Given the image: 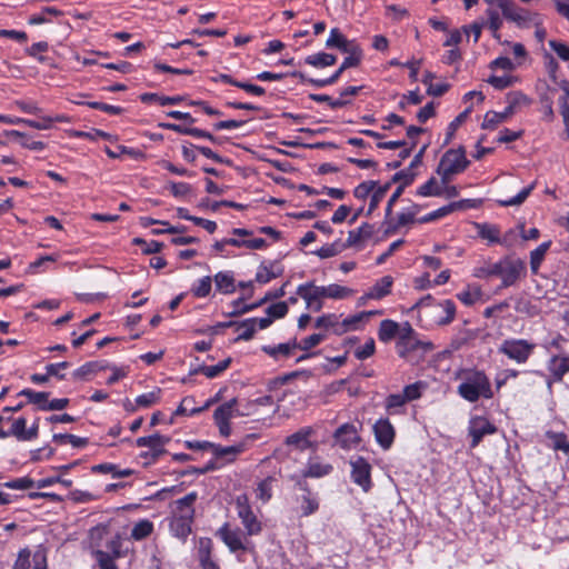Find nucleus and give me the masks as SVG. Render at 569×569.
Masks as SVG:
<instances>
[{
	"label": "nucleus",
	"mask_w": 569,
	"mask_h": 569,
	"mask_svg": "<svg viewBox=\"0 0 569 569\" xmlns=\"http://www.w3.org/2000/svg\"><path fill=\"white\" fill-rule=\"evenodd\" d=\"M499 277L503 287L515 284L526 273V263L516 257H506L499 260Z\"/></svg>",
	"instance_id": "0eeeda50"
},
{
	"label": "nucleus",
	"mask_w": 569,
	"mask_h": 569,
	"mask_svg": "<svg viewBox=\"0 0 569 569\" xmlns=\"http://www.w3.org/2000/svg\"><path fill=\"white\" fill-rule=\"evenodd\" d=\"M299 503L300 513L302 517H308L317 512L319 509V499L317 493L307 492L296 498Z\"/></svg>",
	"instance_id": "5701e85b"
},
{
	"label": "nucleus",
	"mask_w": 569,
	"mask_h": 569,
	"mask_svg": "<svg viewBox=\"0 0 569 569\" xmlns=\"http://www.w3.org/2000/svg\"><path fill=\"white\" fill-rule=\"evenodd\" d=\"M20 396L27 397L29 402L37 405L39 409L47 411L48 407V392H39L31 389H23L19 393Z\"/></svg>",
	"instance_id": "58836bf2"
},
{
	"label": "nucleus",
	"mask_w": 569,
	"mask_h": 569,
	"mask_svg": "<svg viewBox=\"0 0 569 569\" xmlns=\"http://www.w3.org/2000/svg\"><path fill=\"white\" fill-rule=\"evenodd\" d=\"M471 107L467 108L463 112L457 116L448 126L447 137L445 139V143H449L455 136L457 129L467 119L468 114L471 112Z\"/></svg>",
	"instance_id": "5fc2aeb1"
},
{
	"label": "nucleus",
	"mask_w": 569,
	"mask_h": 569,
	"mask_svg": "<svg viewBox=\"0 0 569 569\" xmlns=\"http://www.w3.org/2000/svg\"><path fill=\"white\" fill-rule=\"evenodd\" d=\"M389 187H390V184H388V183L385 186L376 184V188L373 189V191L370 194V203H369L368 213H371L373 210H376L378 208L379 203L385 198Z\"/></svg>",
	"instance_id": "4d7b16f0"
},
{
	"label": "nucleus",
	"mask_w": 569,
	"mask_h": 569,
	"mask_svg": "<svg viewBox=\"0 0 569 569\" xmlns=\"http://www.w3.org/2000/svg\"><path fill=\"white\" fill-rule=\"evenodd\" d=\"M6 488L13 490H27L37 486V483L29 477L17 478L3 485Z\"/></svg>",
	"instance_id": "0e129e2a"
},
{
	"label": "nucleus",
	"mask_w": 569,
	"mask_h": 569,
	"mask_svg": "<svg viewBox=\"0 0 569 569\" xmlns=\"http://www.w3.org/2000/svg\"><path fill=\"white\" fill-rule=\"evenodd\" d=\"M411 309L418 310L421 320L425 318L436 326H447L456 317V305L452 300L436 301L431 295L419 299Z\"/></svg>",
	"instance_id": "f03ea898"
},
{
	"label": "nucleus",
	"mask_w": 569,
	"mask_h": 569,
	"mask_svg": "<svg viewBox=\"0 0 569 569\" xmlns=\"http://www.w3.org/2000/svg\"><path fill=\"white\" fill-rule=\"evenodd\" d=\"M311 433H312L311 428H309V427L302 428L299 431L287 437L286 443L288 446H295L299 449H306L310 446L309 438H310Z\"/></svg>",
	"instance_id": "2f4dec72"
},
{
	"label": "nucleus",
	"mask_w": 569,
	"mask_h": 569,
	"mask_svg": "<svg viewBox=\"0 0 569 569\" xmlns=\"http://www.w3.org/2000/svg\"><path fill=\"white\" fill-rule=\"evenodd\" d=\"M373 230L375 228L370 223H362L359 228L350 230L347 241L345 242L347 248L356 247L370 239L373 234Z\"/></svg>",
	"instance_id": "aec40b11"
},
{
	"label": "nucleus",
	"mask_w": 569,
	"mask_h": 569,
	"mask_svg": "<svg viewBox=\"0 0 569 569\" xmlns=\"http://www.w3.org/2000/svg\"><path fill=\"white\" fill-rule=\"evenodd\" d=\"M408 401L403 397L402 393H392L387 397L385 402V408L388 413L390 415H397L401 412V408L407 403Z\"/></svg>",
	"instance_id": "49530a36"
},
{
	"label": "nucleus",
	"mask_w": 569,
	"mask_h": 569,
	"mask_svg": "<svg viewBox=\"0 0 569 569\" xmlns=\"http://www.w3.org/2000/svg\"><path fill=\"white\" fill-rule=\"evenodd\" d=\"M197 497L196 492H190L183 498L176 500L172 505V517L169 527L171 533L179 539L184 540L191 532V523L194 516L193 503Z\"/></svg>",
	"instance_id": "7ed1b4c3"
},
{
	"label": "nucleus",
	"mask_w": 569,
	"mask_h": 569,
	"mask_svg": "<svg viewBox=\"0 0 569 569\" xmlns=\"http://www.w3.org/2000/svg\"><path fill=\"white\" fill-rule=\"evenodd\" d=\"M236 508L238 517L241 520V523L244 527L247 536H256L261 532L262 527L261 522L258 520L256 515L253 513L248 497L246 495H241L237 497Z\"/></svg>",
	"instance_id": "6e6552de"
},
{
	"label": "nucleus",
	"mask_w": 569,
	"mask_h": 569,
	"mask_svg": "<svg viewBox=\"0 0 569 569\" xmlns=\"http://www.w3.org/2000/svg\"><path fill=\"white\" fill-rule=\"evenodd\" d=\"M243 415V412H240L237 409V399H231L219 406L214 410L213 419L219 429L220 436L226 438L229 437L231 435L230 420L234 417H240Z\"/></svg>",
	"instance_id": "1a4fd4ad"
},
{
	"label": "nucleus",
	"mask_w": 569,
	"mask_h": 569,
	"mask_svg": "<svg viewBox=\"0 0 569 569\" xmlns=\"http://www.w3.org/2000/svg\"><path fill=\"white\" fill-rule=\"evenodd\" d=\"M346 248H347L346 243H342L340 241H335L332 243L325 244L323 247L318 249L315 253L321 259H327V258H331V257L339 254Z\"/></svg>",
	"instance_id": "8fccbe9b"
},
{
	"label": "nucleus",
	"mask_w": 569,
	"mask_h": 569,
	"mask_svg": "<svg viewBox=\"0 0 569 569\" xmlns=\"http://www.w3.org/2000/svg\"><path fill=\"white\" fill-rule=\"evenodd\" d=\"M153 531V523L148 519H141L136 522L131 530V538L140 541L149 537Z\"/></svg>",
	"instance_id": "e433bc0d"
},
{
	"label": "nucleus",
	"mask_w": 569,
	"mask_h": 569,
	"mask_svg": "<svg viewBox=\"0 0 569 569\" xmlns=\"http://www.w3.org/2000/svg\"><path fill=\"white\" fill-rule=\"evenodd\" d=\"M457 207H458V203H450L448 206H443V207L421 217L420 219H418V222L419 223H428L431 221H436V220L443 218V217L448 216L449 213H451Z\"/></svg>",
	"instance_id": "3c124183"
},
{
	"label": "nucleus",
	"mask_w": 569,
	"mask_h": 569,
	"mask_svg": "<svg viewBox=\"0 0 569 569\" xmlns=\"http://www.w3.org/2000/svg\"><path fill=\"white\" fill-rule=\"evenodd\" d=\"M230 362H231V359L228 358V359L220 361L219 363H217L214 366H204L201 368V372L207 378H214V377L219 376L221 372H223L229 367Z\"/></svg>",
	"instance_id": "052dcab7"
},
{
	"label": "nucleus",
	"mask_w": 569,
	"mask_h": 569,
	"mask_svg": "<svg viewBox=\"0 0 569 569\" xmlns=\"http://www.w3.org/2000/svg\"><path fill=\"white\" fill-rule=\"evenodd\" d=\"M373 433L378 445L387 450L393 443L396 430L392 423L387 418H380L373 425Z\"/></svg>",
	"instance_id": "2eb2a0df"
},
{
	"label": "nucleus",
	"mask_w": 569,
	"mask_h": 569,
	"mask_svg": "<svg viewBox=\"0 0 569 569\" xmlns=\"http://www.w3.org/2000/svg\"><path fill=\"white\" fill-rule=\"evenodd\" d=\"M348 57L345 58L342 64L340 66L341 69L346 70L348 68L357 67L361 60L362 51L360 47L353 48L352 51H347Z\"/></svg>",
	"instance_id": "338daca9"
},
{
	"label": "nucleus",
	"mask_w": 569,
	"mask_h": 569,
	"mask_svg": "<svg viewBox=\"0 0 569 569\" xmlns=\"http://www.w3.org/2000/svg\"><path fill=\"white\" fill-rule=\"evenodd\" d=\"M160 127L163 129L172 130L178 133L189 134L194 138H206L209 140H213V136L211 133L198 128H186L176 123H161Z\"/></svg>",
	"instance_id": "473e14b6"
},
{
	"label": "nucleus",
	"mask_w": 569,
	"mask_h": 569,
	"mask_svg": "<svg viewBox=\"0 0 569 569\" xmlns=\"http://www.w3.org/2000/svg\"><path fill=\"white\" fill-rule=\"evenodd\" d=\"M160 390L150 391L136 398L137 407L149 408L159 400Z\"/></svg>",
	"instance_id": "e2e57ef3"
},
{
	"label": "nucleus",
	"mask_w": 569,
	"mask_h": 569,
	"mask_svg": "<svg viewBox=\"0 0 569 569\" xmlns=\"http://www.w3.org/2000/svg\"><path fill=\"white\" fill-rule=\"evenodd\" d=\"M499 8L507 20L515 22L520 28H528L541 23L539 14L517 7L511 0L500 1Z\"/></svg>",
	"instance_id": "39448f33"
},
{
	"label": "nucleus",
	"mask_w": 569,
	"mask_h": 569,
	"mask_svg": "<svg viewBox=\"0 0 569 569\" xmlns=\"http://www.w3.org/2000/svg\"><path fill=\"white\" fill-rule=\"evenodd\" d=\"M107 536L108 528L107 526L103 525L97 526L89 531V545L90 548L92 549V552L101 548L102 541Z\"/></svg>",
	"instance_id": "c03bdc74"
},
{
	"label": "nucleus",
	"mask_w": 569,
	"mask_h": 569,
	"mask_svg": "<svg viewBox=\"0 0 569 569\" xmlns=\"http://www.w3.org/2000/svg\"><path fill=\"white\" fill-rule=\"evenodd\" d=\"M469 163L465 149H449L441 157L437 167V173L442 178L443 182H450L455 176L463 172Z\"/></svg>",
	"instance_id": "20e7f679"
},
{
	"label": "nucleus",
	"mask_w": 569,
	"mask_h": 569,
	"mask_svg": "<svg viewBox=\"0 0 569 569\" xmlns=\"http://www.w3.org/2000/svg\"><path fill=\"white\" fill-rule=\"evenodd\" d=\"M297 348V342L293 340L292 342L280 343L278 346H263L262 351L269 355L270 357L277 359L279 357H288L291 351Z\"/></svg>",
	"instance_id": "c9c22d12"
},
{
	"label": "nucleus",
	"mask_w": 569,
	"mask_h": 569,
	"mask_svg": "<svg viewBox=\"0 0 569 569\" xmlns=\"http://www.w3.org/2000/svg\"><path fill=\"white\" fill-rule=\"evenodd\" d=\"M499 261L496 263H485L473 269V277L479 279L489 278L492 276L499 277Z\"/></svg>",
	"instance_id": "603ef678"
},
{
	"label": "nucleus",
	"mask_w": 569,
	"mask_h": 569,
	"mask_svg": "<svg viewBox=\"0 0 569 569\" xmlns=\"http://www.w3.org/2000/svg\"><path fill=\"white\" fill-rule=\"evenodd\" d=\"M496 427L485 417H475L469 422V435L472 438L471 447H477L482 438L496 432Z\"/></svg>",
	"instance_id": "dca6fc26"
},
{
	"label": "nucleus",
	"mask_w": 569,
	"mask_h": 569,
	"mask_svg": "<svg viewBox=\"0 0 569 569\" xmlns=\"http://www.w3.org/2000/svg\"><path fill=\"white\" fill-rule=\"evenodd\" d=\"M482 290L478 284H468L462 291L457 293V298L465 306H472L482 299Z\"/></svg>",
	"instance_id": "cd10ccee"
},
{
	"label": "nucleus",
	"mask_w": 569,
	"mask_h": 569,
	"mask_svg": "<svg viewBox=\"0 0 569 569\" xmlns=\"http://www.w3.org/2000/svg\"><path fill=\"white\" fill-rule=\"evenodd\" d=\"M393 279L391 276H385L369 289V297L373 300H380L391 292Z\"/></svg>",
	"instance_id": "a878e982"
},
{
	"label": "nucleus",
	"mask_w": 569,
	"mask_h": 569,
	"mask_svg": "<svg viewBox=\"0 0 569 569\" xmlns=\"http://www.w3.org/2000/svg\"><path fill=\"white\" fill-rule=\"evenodd\" d=\"M399 332V325L393 320H382L379 327L378 337L381 341L388 342Z\"/></svg>",
	"instance_id": "ea45409f"
},
{
	"label": "nucleus",
	"mask_w": 569,
	"mask_h": 569,
	"mask_svg": "<svg viewBox=\"0 0 569 569\" xmlns=\"http://www.w3.org/2000/svg\"><path fill=\"white\" fill-rule=\"evenodd\" d=\"M429 346H430V343L421 342L416 337H409V336L401 335L400 339L398 341L397 348H398L399 356L405 358V357H407V353L409 351L415 350L417 348H425V347H429Z\"/></svg>",
	"instance_id": "7c9ffc66"
},
{
	"label": "nucleus",
	"mask_w": 569,
	"mask_h": 569,
	"mask_svg": "<svg viewBox=\"0 0 569 569\" xmlns=\"http://www.w3.org/2000/svg\"><path fill=\"white\" fill-rule=\"evenodd\" d=\"M216 288L218 291L224 295H229L234 292L236 284H234V278L231 272H218L214 278Z\"/></svg>",
	"instance_id": "c756f323"
},
{
	"label": "nucleus",
	"mask_w": 569,
	"mask_h": 569,
	"mask_svg": "<svg viewBox=\"0 0 569 569\" xmlns=\"http://www.w3.org/2000/svg\"><path fill=\"white\" fill-rule=\"evenodd\" d=\"M107 552L116 558L123 557L122 538L119 533L111 537L106 543Z\"/></svg>",
	"instance_id": "bf43d9fd"
},
{
	"label": "nucleus",
	"mask_w": 569,
	"mask_h": 569,
	"mask_svg": "<svg viewBox=\"0 0 569 569\" xmlns=\"http://www.w3.org/2000/svg\"><path fill=\"white\" fill-rule=\"evenodd\" d=\"M217 536L226 543L231 552L247 549V539L244 533L236 528L232 529L229 523H224L219 528Z\"/></svg>",
	"instance_id": "f8f14e48"
},
{
	"label": "nucleus",
	"mask_w": 569,
	"mask_h": 569,
	"mask_svg": "<svg viewBox=\"0 0 569 569\" xmlns=\"http://www.w3.org/2000/svg\"><path fill=\"white\" fill-rule=\"evenodd\" d=\"M460 383L457 388L458 395L469 402H476L479 399H491L495 392L489 377L479 369H463L459 372Z\"/></svg>",
	"instance_id": "f257e3e1"
},
{
	"label": "nucleus",
	"mask_w": 569,
	"mask_h": 569,
	"mask_svg": "<svg viewBox=\"0 0 569 569\" xmlns=\"http://www.w3.org/2000/svg\"><path fill=\"white\" fill-rule=\"evenodd\" d=\"M212 280L209 276H206L193 284L191 292L197 298H204L211 291Z\"/></svg>",
	"instance_id": "864d4df0"
},
{
	"label": "nucleus",
	"mask_w": 569,
	"mask_h": 569,
	"mask_svg": "<svg viewBox=\"0 0 569 569\" xmlns=\"http://www.w3.org/2000/svg\"><path fill=\"white\" fill-rule=\"evenodd\" d=\"M500 8H488L486 10L487 21L485 22L486 26L490 29L492 32V36L495 38H499V30L502 27V18L499 13Z\"/></svg>",
	"instance_id": "f704fd0d"
},
{
	"label": "nucleus",
	"mask_w": 569,
	"mask_h": 569,
	"mask_svg": "<svg viewBox=\"0 0 569 569\" xmlns=\"http://www.w3.org/2000/svg\"><path fill=\"white\" fill-rule=\"evenodd\" d=\"M246 449L244 443H239L234 446L229 447H222L219 445L213 443L212 447V455L217 459H223L226 462H232L236 460V458L242 453Z\"/></svg>",
	"instance_id": "412c9836"
},
{
	"label": "nucleus",
	"mask_w": 569,
	"mask_h": 569,
	"mask_svg": "<svg viewBox=\"0 0 569 569\" xmlns=\"http://www.w3.org/2000/svg\"><path fill=\"white\" fill-rule=\"evenodd\" d=\"M53 441L57 443H70L74 448H81L86 446L87 439L77 437L69 433H57L53 435Z\"/></svg>",
	"instance_id": "13d9d810"
},
{
	"label": "nucleus",
	"mask_w": 569,
	"mask_h": 569,
	"mask_svg": "<svg viewBox=\"0 0 569 569\" xmlns=\"http://www.w3.org/2000/svg\"><path fill=\"white\" fill-rule=\"evenodd\" d=\"M12 569H48L46 550L41 548L34 552L27 548L20 550Z\"/></svg>",
	"instance_id": "9d476101"
},
{
	"label": "nucleus",
	"mask_w": 569,
	"mask_h": 569,
	"mask_svg": "<svg viewBox=\"0 0 569 569\" xmlns=\"http://www.w3.org/2000/svg\"><path fill=\"white\" fill-rule=\"evenodd\" d=\"M27 430V420L26 418H18L13 421L10 431H6L9 436H14L18 440L24 441Z\"/></svg>",
	"instance_id": "774afa93"
},
{
	"label": "nucleus",
	"mask_w": 569,
	"mask_h": 569,
	"mask_svg": "<svg viewBox=\"0 0 569 569\" xmlns=\"http://www.w3.org/2000/svg\"><path fill=\"white\" fill-rule=\"evenodd\" d=\"M513 116V106L509 104L502 112L488 111L483 117L482 129L495 130L500 123Z\"/></svg>",
	"instance_id": "f3484780"
},
{
	"label": "nucleus",
	"mask_w": 569,
	"mask_h": 569,
	"mask_svg": "<svg viewBox=\"0 0 569 569\" xmlns=\"http://www.w3.org/2000/svg\"><path fill=\"white\" fill-rule=\"evenodd\" d=\"M535 189V183H531L530 186L523 188L520 192H518L515 197H511L509 199L499 200L498 203L501 207H517L522 204L526 199L529 197V194Z\"/></svg>",
	"instance_id": "de8ad7c7"
},
{
	"label": "nucleus",
	"mask_w": 569,
	"mask_h": 569,
	"mask_svg": "<svg viewBox=\"0 0 569 569\" xmlns=\"http://www.w3.org/2000/svg\"><path fill=\"white\" fill-rule=\"evenodd\" d=\"M142 102L150 103V102H157L160 106H168V104H178L183 100V97L181 96H174V97H166V96H159L157 93H143L140 97Z\"/></svg>",
	"instance_id": "a19ab883"
},
{
	"label": "nucleus",
	"mask_w": 569,
	"mask_h": 569,
	"mask_svg": "<svg viewBox=\"0 0 569 569\" xmlns=\"http://www.w3.org/2000/svg\"><path fill=\"white\" fill-rule=\"evenodd\" d=\"M331 471L332 466L330 463H326L318 458H311L302 471V478H321Z\"/></svg>",
	"instance_id": "6ab92c4d"
},
{
	"label": "nucleus",
	"mask_w": 569,
	"mask_h": 569,
	"mask_svg": "<svg viewBox=\"0 0 569 569\" xmlns=\"http://www.w3.org/2000/svg\"><path fill=\"white\" fill-rule=\"evenodd\" d=\"M168 189L176 198H187L192 192V188L186 182H170Z\"/></svg>",
	"instance_id": "69168bd1"
},
{
	"label": "nucleus",
	"mask_w": 569,
	"mask_h": 569,
	"mask_svg": "<svg viewBox=\"0 0 569 569\" xmlns=\"http://www.w3.org/2000/svg\"><path fill=\"white\" fill-rule=\"evenodd\" d=\"M326 46L328 48H337L342 52L352 51L353 48L358 47V43L353 40L347 39L339 29L333 28L330 31L329 38L327 39Z\"/></svg>",
	"instance_id": "a211bd4d"
},
{
	"label": "nucleus",
	"mask_w": 569,
	"mask_h": 569,
	"mask_svg": "<svg viewBox=\"0 0 569 569\" xmlns=\"http://www.w3.org/2000/svg\"><path fill=\"white\" fill-rule=\"evenodd\" d=\"M320 288L322 290V295H323L325 299L329 298V299L340 300V299L349 298L353 295L352 289L341 286V284H338V283L320 286Z\"/></svg>",
	"instance_id": "bb28decb"
},
{
	"label": "nucleus",
	"mask_w": 569,
	"mask_h": 569,
	"mask_svg": "<svg viewBox=\"0 0 569 569\" xmlns=\"http://www.w3.org/2000/svg\"><path fill=\"white\" fill-rule=\"evenodd\" d=\"M441 187L442 178H440V180H437L436 178L432 177L427 182L419 187L417 193L421 197H437L441 193Z\"/></svg>",
	"instance_id": "79ce46f5"
},
{
	"label": "nucleus",
	"mask_w": 569,
	"mask_h": 569,
	"mask_svg": "<svg viewBox=\"0 0 569 569\" xmlns=\"http://www.w3.org/2000/svg\"><path fill=\"white\" fill-rule=\"evenodd\" d=\"M551 242H542L539 247L530 252V267L533 273H537L546 252L550 248Z\"/></svg>",
	"instance_id": "a18cd8bd"
},
{
	"label": "nucleus",
	"mask_w": 569,
	"mask_h": 569,
	"mask_svg": "<svg viewBox=\"0 0 569 569\" xmlns=\"http://www.w3.org/2000/svg\"><path fill=\"white\" fill-rule=\"evenodd\" d=\"M274 482L276 478L272 476H268L264 479L260 480L257 483V488L254 490L256 498L260 500L262 503L268 502L272 498Z\"/></svg>",
	"instance_id": "c85d7f7f"
},
{
	"label": "nucleus",
	"mask_w": 569,
	"mask_h": 569,
	"mask_svg": "<svg viewBox=\"0 0 569 569\" xmlns=\"http://www.w3.org/2000/svg\"><path fill=\"white\" fill-rule=\"evenodd\" d=\"M478 234L482 238L488 240L491 243H498L500 242V230L495 224L489 223H482L477 226Z\"/></svg>",
	"instance_id": "09e8293b"
},
{
	"label": "nucleus",
	"mask_w": 569,
	"mask_h": 569,
	"mask_svg": "<svg viewBox=\"0 0 569 569\" xmlns=\"http://www.w3.org/2000/svg\"><path fill=\"white\" fill-rule=\"evenodd\" d=\"M352 480L359 485L365 491L371 487V466L362 457L357 458L350 462Z\"/></svg>",
	"instance_id": "4468645a"
},
{
	"label": "nucleus",
	"mask_w": 569,
	"mask_h": 569,
	"mask_svg": "<svg viewBox=\"0 0 569 569\" xmlns=\"http://www.w3.org/2000/svg\"><path fill=\"white\" fill-rule=\"evenodd\" d=\"M536 345L526 339H506L499 346V352L517 363H525L532 355Z\"/></svg>",
	"instance_id": "423d86ee"
},
{
	"label": "nucleus",
	"mask_w": 569,
	"mask_h": 569,
	"mask_svg": "<svg viewBox=\"0 0 569 569\" xmlns=\"http://www.w3.org/2000/svg\"><path fill=\"white\" fill-rule=\"evenodd\" d=\"M546 437L550 440L549 446L553 450H559L569 455V439L565 433L548 431Z\"/></svg>",
	"instance_id": "4c0bfd02"
},
{
	"label": "nucleus",
	"mask_w": 569,
	"mask_h": 569,
	"mask_svg": "<svg viewBox=\"0 0 569 569\" xmlns=\"http://www.w3.org/2000/svg\"><path fill=\"white\" fill-rule=\"evenodd\" d=\"M336 443L345 450H350L360 443L358 428L352 423L340 426L333 435Z\"/></svg>",
	"instance_id": "ddd939ff"
},
{
	"label": "nucleus",
	"mask_w": 569,
	"mask_h": 569,
	"mask_svg": "<svg viewBox=\"0 0 569 569\" xmlns=\"http://www.w3.org/2000/svg\"><path fill=\"white\" fill-rule=\"evenodd\" d=\"M212 402L213 400H208L202 407H194L193 397H184L176 410V415L192 416L208 409Z\"/></svg>",
	"instance_id": "72a5a7b5"
},
{
	"label": "nucleus",
	"mask_w": 569,
	"mask_h": 569,
	"mask_svg": "<svg viewBox=\"0 0 569 569\" xmlns=\"http://www.w3.org/2000/svg\"><path fill=\"white\" fill-rule=\"evenodd\" d=\"M336 61L337 59L333 54L326 52L315 53L306 58V63L317 68L332 66L336 63Z\"/></svg>",
	"instance_id": "37998d69"
},
{
	"label": "nucleus",
	"mask_w": 569,
	"mask_h": 569,
	"mask_svg": "<svg viewBox=\"0 0 569 569\" xmlns=\"http://www.w3.org/2000/svg\"><path fill=\"white\" fill-rule=\"evenodd\" d=\"M169 441L168 438L162 437L158 433L148 436V437H140L137 439V446L138 447H148L152 450L153 456H159L163 452V446Z\"/></svg>",
	"instance_id": "393cba45"
},
{
	"label": "nucleus",
	"mask_w": 569,
	"mask_h": 569,
	"mask_svg": "<svg viewBox=\"0 0 569 569\" xmlns=\"http://www.w3.org/2000/svg\"><path fill=\"white\" fill-rule=\"evenodd\" d=\"M548 369L556 381H561L563 376L569 372V356H553L549 360Z\"/></svg>",
	"instance_id": "b1692460"
},
{
	"label": "nucleus",
	"mask_w": 569,
	"mask_h": 569,
	"mask_svg": "<svg viewBox=\"0 0 569 569\" xmlns=\"http://www.w3.org/2000/svg\"><path fill=\"white\" fill-rule=\"evenodd\" d=\"M297 296L305 300L306 308L319 312L323 308V295L320 286L313 282H306L297 288Z\"/></svg>",
	"instance_id": "9b49d317"
},
{
	"label": "nucleus",
	"mask_w": 569,
	"mask_h": 569,
	"mask_svg": "<svg viewBox=\"0 0 569 569\" xmlns=\"http://www.w3.org/2000/svg\"><path fill=\"white\" fill-rule=\"evenodd\" d=\"M420 211V206L412 203L410 207L403 209L398 216L397 221L393 226L389 227L386 232L391 233L396 232L399 228L405 227L415 222V218Z\"/></svg>",
	"instance_id": "4be33fe9"
},
{
	"label": "nucleus",
	"mask_w": 569,
	"mask_h": 569,
	"mask_svg": "<svg viewBox=\"0 0 569 569\" xmlns=\"http://www.w3.org/2000/svg\"><path fill=\"white\" fill-rule=\"evenodd\" d=\"M240 329L242 331L239 333L237 340L248 341L252 339L257 331V321L254 319H248L241 323Z\"/></svg>",
	"instance_id": "680f3d73"
},
{
	"label": "nucleus",
	"mask_w": 569,
	"mask_h": 569,
	"mask_svg": "<svg viewBox=\"0 0 569 569\" xmlns=\"http://www.w3.org/2000/svg\"><path fill=\"white\" fill-rule=\"evenodd\" d=\"M93 556L96 557L100 569H118L114 562L117 558L110 556L107 551L97 549L93 551Z\"/></svg>",
	"instance_id": "6e6d98bb"
}]
</instances>
